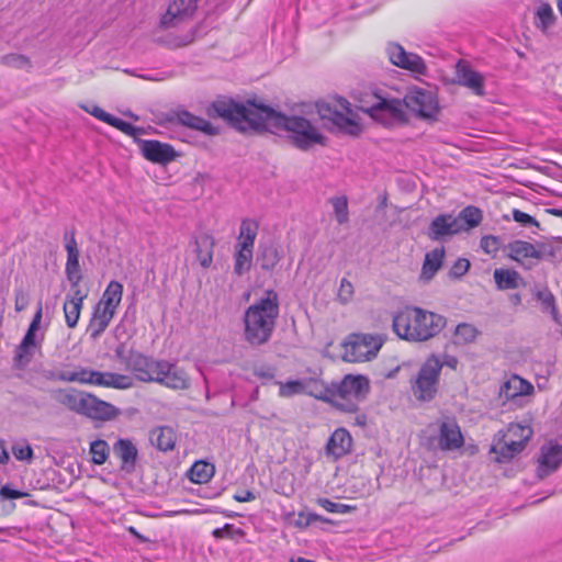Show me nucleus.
<instances>
[{
  "label": "nucleus",
  "instance_id": "1",
  "mask_svg": "<svg viewBox=\"0 0 562 562\" xmlns=\"http://www.w3.org/2000/svg\"><path fill=\"white\" fill-rule=\"evenodd\" d=\"M209 114L225 120L241 132L265 130L278 134L285 131L292 145L300 150L326 144V137L310 120L285 115L254 101L241 103L231 98H218L209 108Z\"/></svg>",
  "mask_w": 562,
  "mask_h": 562
},
{
  "label": "nucleus",
  "instance_id": "2",
  "mask_svg": "<svg viewBox=\"0 0 562 562\" xmlns=\"http://www.w3.org/2000/svg\"><path fill=\"white\" fill-rule=\"evenodd\" d=\"M280 313L279 295L266 290L265 296L250 304L243 317L244 339L252 347L267 344L276 329Z\"/></svg>",
  "mask_w": 562,
  "mask_h": 562
},
{
  "label": "nucleus",
  "instance_id": "3",
  "mask_svg": "<svg viewBox=\"0 0 562 562\" xmlns=\"http://www.w3.org/2000/svg\"><path fill=\"white\" fill-rule=\"evenodd\" d=\"M446 326L442 315L420 307H406L393 317V329L407 341H426L437 336Z\"/></svg>",
  "mask_w": 562,
  "mask_h": 562
},
{
  "label": "nucleus",
  "instance_id": "4",
  "mask_svg": "<svg viewBox=\"0 0 562 562\" xmlns=\"http://www.w3.org/2000/svg\"><path fill=\"white\" fill-rule=\"evenodd\" d=\"M369 391L368 378L347 374L340 382L331 383L321 395H315V397L333 404L341 412L356 413L359 402L367 396Z\"/></svg>",
  "mask_w": 562,
  "mask_h": 562
},
{
  "label": "nucleus",
  "instance_id": "5",
  "mask_svg": "<svg viewBox=\"0 0 562 562\" xmlns=\"http://www.w3.org/2000/svg\"><path fill=\"white\" fill-rule=\"evenodd\" d=\"M360 110L384 126H394L407 122L404 101L385 98L379 93H367L360 99Z\"/></svg>",
  "mask_w": 562,
  "mask_h": 562
},
{
  "label": "nucleus",
  "instance_id": "6",
  "mask_svg": "<svg viewBox=\"0 0 562 562\" xmlns=\"http://www.w3.org/2000/svg\"><path fill=\"white\" fill-rule=\"evenodd\" d=\"M123 297V284L112 280L95 305L87 331L92 339L99 338L110 325Z\"/></svg>",
  "mask_w": 562,
  "mask_h": 562
},
{
  "label": "nucleus",
  "instance_id": "7",
  "mask_svg": "<svg viewBox=\"0 0 562 562\" xmlns=\"http://www.w3.org/2000/svg\"><path fill=\"white\" fill-rule=\"evenodd\" d=\"M317 112L323 120L331 122L344 134L358 136L362 132L358 114L344 98L338 99L334 104L328 102L317 104Z\"/></svg>",
  "mask_w": 562,
  "mask_h": 562
},
{
  "label": "nucleus",
  "instance_id": "8",
  "mask_svg": "<svg viewBox=\"0 0 562 562\" xmlns=\"http://www.w3.org/2000/svg\"><path fill=\"white\" fill-rule=\"evenodd\" d=\"M440 385V364L437 355L429 356L412 381V393L420 402L435 398Z\"/></svg>",
  "mask_w": 562,
  "mask_h": 562
},
{
  "label": "nucleus",
  "instance_id": "9",
  "mask_svg": "<svg viewBox=\"0 0 562 562\" xmlns=\"http://www.w3.org/2000/svg\"><path fill=\"white\" fill-rule=\"evenodd\" d=\"M116 360L131 371L134 376L142 382H151L157 371L159 361L154 360L144 353L128 349L124 342H121L114 349Z\"/></svg>",
  "mask_w": 562,
  "mask_h": 562
},
{
  "label": "nucleus",
  "instance_id": "10",
  "mask_svg": "<svg viewBox=\"0 0 562 562\" xmlns=\"http://www.w3.org/2000/svg\"><path fill=\"white\" fill-rule=\"evenodd\" d=\"M383 345L380 335L353 334L345 344L344 360L347 362L369 361L376 356Z\"/></svg>",
  "mask_w": 562,
  "mask_h": 562
},
{
  "label": "nucleus",
  "instance_id": "11",
  "mask_svg": "<svg viewBox=\"0 0 562 562\" xmlns=\"http://www.w3.org/2000/svg\"><path fill=\"white\" fill-rule=\"evenodd\" d=\"M403 101L405 110H411L422 119L432 120L439 112L437 95L431 90L413 88L408 90Z\"/></svg>",
  "mask_w": 562,
  "mask_h": 562
},
{
  "label": "nucleus",
  "instance_id": "12",
  "mask_svg": "<svg viewBox=\"0 0 562 562\" xmlns=\"http://www.w3.org/2000/svg\"><path fill=\"white\" fill-rule=\"evenodd\" d=\"M453 82L471 90L475 95H485V77L476 71L468 60L459 59L457 61Z\"/></svg>",
  "mask_w": 562,
  "mask_h": 562
},
{
  "label": "nucleus",
  "instance_id": "13",
  "mask_svg": "<svg viewBox=\"0 0 562 562\" xmlns=\"http://www.w3.org/2000/svg\"><path fill=\"white\" fill-rule=\"evenodd\" d=\"M151 382H157L172 390H186L190 384L184 370L165 360L159 361Z\"/></svg>",
  "mask_w": 562,
  "mask_h": 562
},
{
  "label": "nucleus",
  "instance_id": "14",
  "mask_svg": "<svg viewBox=\"0 0 562 562\" xmlns=\"http://www.w3.org/2000/svg\"><path fill=\"white\" fill-rule=\"evenodd\" d=\"M386 54L394 66L419 75L426 72V65L423 58L417 54L406 52L404 47L397 43L387 44Z\"/></svg>",
  "mask_w": 562,
  "mask_h": 562
},
{
  "label": "nucleus",
  "instance_id": "15",
  "mask_svg": "<svg viewBox=\"0 0 562 562\" xmlns=\"http://www.w3.org/2000/svg\"><path fill=\"white\" fill-rule=\"evenodd\" d=\"M139 146L142 155L154 164L167 165L179 156L171 145L159 140L144 139Z\"/></svg>",
  "mask_w": 562,
  "mask_h": 562
},
{
  "label": "nucleus",
  "instance_id": "16",
  "mask_svg": "<svg viewBox=\"0 0 562 562\" xmlns=\"http://www.w3.org/2000/svg\"><path fill=\"white\" fill-rule=\"evenodd\" d=\"M80 415L91 419L110 420L119 415V409L111 403L102 401L93 394L86 393Z\"/></svg>",
  "mask_w": 562,
  "mask_h": 562
},
{
  "label": "nucleus",
  "instance_id": "17",
  "mask_svg": "<svg viewBox=\"0 0 562 562\" xmlns=\"http://www.w3.org/2000/svg\"><path fill=\"white\" fill-rule=\"evenodd\" d=\"M562 463V445L550 443L541 447L537 477L542 480L555 472Z\"/></svg>",
  "mask_w": 562,
  "mask_h": 562
},
{
  "label": "nucleus",
  "instance_id": "18",
  "mask_svg": "<svg viewBox=\"0 0 562 562\" xmlns=\"http://www.w3.org/2000/svg\"><path fill=\"white\" fill-rule=\"evenodd\" d=\"M462 232V226H458V222L452 214H440L436 216L429 224L427 236L431 240H443Z\"/></svg>",
  "mask_w": 562,
  "mask_h": 562
},
{
  "label": "nucleus",
  "instance_id": "19",
  "mask_svg": "<svg viewBox=\"0 0 562 562\" xmlns=\"http://www.w3.org/2000/svg\"><path fill=\"white\" fill-rule=\"evenodd\" d=\"M439 447L442 450H457L464 443V439L458 423L454 419H446L439 426Z\"/></svg>",
  "mask_w": 562,
  "mask_h": 562
},
{
  "label": "nucleus",
  "instance_id": "20",
  "mask_svg": "<svg viewBox=\"0 0 562 562\" xmlns=\"http://www.w3.org/2000/svg\"><path fill=\"white\" fill-rule=\"evenodd\" d=\"M196 8L198 0H172L161 19V24L165 27L173 26L178 21L192 16Z\"/></svg>",
  "mask_w": 562,
  "mask_h": 562
},
{
  "label": "nucleus",
  "instance_id": "21",
  "mask_svg": "<svg viewBox=\"0 0 562 562\" xmlns=\"http://www.w3.org/2000/svg\"><path fill=\"white\" fill-rule=\"evenodd\" d=\"M89 384L117 390H127L133 386V380L131 376L125 374L101 372L90 369Z\"/></svg>",
  "mask_w": 562,
  "mask_h": 562
},
{
  "label": "nucleus",
  "instance_id": "22",
  "mask_svg": "<svg viewBox=\"0 0 562 562\" xmlns=\"http://www.w3.org/2000/svg\"><path fill=\"white\" fill-rule=\"evenodd\" d=\"M533 392V385L519 375L513 374L499 387V397L504 401L516 400Z\"/></svg>",
  "mask_w": 562,
  "mask_h": 562
},
{
  "label": "nucleus",
  "instance_id": "23",
  "mask_svg": "<svg viewBox=\"0 0 562 562\" xmlns=\"http://www.w3.org/2000/svg\"><path fill=\"white\" fill-rule=\"evenodd\" d=\"M190 246H193V251L196 255L199 263L202 268H209L213 262V251L215 240L212 235L201 233L192 237Z\"/></svg>",
  "mask_w": 562,
  "mask_h": 562
},
{
  "label": "nucleus",
  "instance_id": "24",
  "mask_svg": "<svg viewBox=\"0 0 562 562\" xmlns=\"http://www.w3.org/2000/svg\"><path fill=\"white\" fill-rule=\"evenodd\" d=\"M352 447V437L345 428H337L329 437L326 451L335 459L349 453Z\"/></svg>",
  "mask_w": 562,
  "mask_h": 562
},
{
  "label": "nucleus",
  "instance_id": "25",
  "mask_svg": "<svg viewBox=\"0 0 562 562\" xmlns=\"http://www.w3.org/2000/svg\"><path fill=\"white\" fill-rule=\"evenodd\" d=\"M113 452L122 461L123 471L130 473L135 470L138 451L130 439H119L113 446Z\"/></svg>",
  "mask_w": 562,
  "mask_h": 562
},
{
  "label": "nucleus",
  "instance_id": "26",
  "mask_svg": "<svg viewBox=\"0 0 562 562\" xmlns=\"http://www.w3.org/2000/svg\"><path fill=\"white\" fill-rule=\"evenodd\" d=\"M508 257L519 263H524L528 259L540 260L542 252L533 244L526 240H514L507 245Z\"/></svg>",
  "mask_w": 562,
  "mask_h": 562
},
{
  "label": "nucleus",
  "instance_id": "27",
  "mask_svg": "<svg viewBox=\"0 0 562 562\" xmlns=\"http://www.w3.org/2000/svg\"><path fill=\"white\" fill-rule=\"evenodd\" d=\"M177 120L180 124L203 132L206 135H216L218 133V130L214 127L207 120L196 116L186 110L179 111L177 113Z\"/></svg>",
  "mask_w": 562,
  "mask_h": 562
},
{
  "label": "nucleus",
  "instance_id": "28",
  "mask_svg": "<svg viewBox=\"0 0 562 562\" xmlns=\"http://www.w3.org/2000/svg\"><path fill=\"white\" fill-rule=\"evenodd\" d=\"M533 297L541 304V311L550 314L555 323H560V314L553 293L547 288H536L532 291Z\"/></svg>",
  "mask_w": 562,
  "mask_h": 562
},
{
  "label": "nucleus",
  "instance_id": "29",
  "mask_svg": "<svg viewBox=\"0 0 562 562\" xmlns=\"http://www.w3.org/2000/svg\"><path fill=\"white\" fill-rule=\"evenodd\" d=\"M151 443L160 451H170L176 445V434L171 427L162 426L150 432Z\"/></svg>",
  "mask_w": 562,
  "mask_h": 562
},
{
  "label": "nucleus",
  "instance_id": "30",
  "mask_svg": "<svg viewBox=\"0 0 562 562\" xmlns=\"http://www.w3.org/2000/svg\"><path fill=\"white\" fill-rule=\"evenodd\" d=\"M443 258V247L435 248L434 250L427 252L423 265L422 277L425 280L432 279L436 272L441 268Z\"/></svg>",
  "mask_w": 562,
  "mask_h": 562
},
{
  "label": "nucleus",
  "instance_id": "31",
  "mask_svg": "<svg viewBox=\"0 0 562 562\" xmlns=\"http://www.w3.org/2000/svg\"><path fill=\"white\" fill-rule=\"evenodd\" d=\"M454 220L458 222V226H462V232H467L481 224L483 214L479 207L469 205L458 216H454Z\"/></svg>",
  "mask_w": 562,
  "mask_h": 562
},
{
  "label": "nucleus",
  "instance_id": "32",
  "mask_svg": "<svg viewBox=\"0 0 562 562\" xmlns=\"http://www.w3.org/2000/svg\"><path fill=\"white\" fill-rule=\"evenodd\" d=\"M86 393L87 392H80V391H75V390L59 391L56 394L55 398L59 404L66 406L68 409L72 411L77 414H80L81 409H82Z\"/></svg>",
  "mask_w": 562,
  "mask_h": 562
},
{
  "label": "nucleus",
  "instance_id": "33",
  "mask_svg": "<svg viewBox=\"0 0 562 562\" xmlns=\"http://www.w3.org/2000/svg\"><path fill=\"white\" fill-rule=\"evenodd\" d=\"M257 234L258 224L251 220H244L239 227L238 243L236 246L254 250Z\"/></svg>",
  "mask_w": 562,
  "mask_h": 562
},
{
  "label": "nucleus",
  "instance_id": "34",
  "mask_svg": "<svg viewBox=\"0 0 562 562\" xmlns=\"http://www.w3.org/2000/svg\"><path fill=\"white\" fill-rule=\"evenodd\" d=\"M215 474L214 464L205 461H196L189 471V479L196 484L207 483Z\"/></svg>",
  "mask_w": 562,
  "mask_h": 562
},
{
  "label": "nucleus",
  "instance_id": "35",
  "mask_svg": "<svg viewBox=\"0 0 562 562\" xmlns=\"http://www.w3.org/2000/svg\"><path fill=\"white\" fill-rule=\"evenodd\" d=\"M494 280L499 290L516 289L519 285V273L509 269H495Z\"/></svg>",
  "mask_w": 562,
  "mask_h": 562
},
{
  "label": "nucleus",
  "instance_id": "36",
  "mask_svg": "<svg viewBox=\"0 0 562 562\" xmlns=\"http://www.w3.org/2000/svg\"><path fill=\"white\" fill-rule=\"evenodd\" d=\"M526 443L509 439L503 436V440L493 447V450L499 454L502 459H512L517 453L521 452Z\"/></svg>",
  "mask_w": 562,
  "mask_h": 562
},
{
  "label": "nucleus",
  "instance_id": "37",
  "mask_svg": "<svg viewBox=\"0 0 562 562\" xmlns=\"http://www.w3.org/2000/svg\"><path fill=\"white\" fill-rule=\"evenodd\" d=\"M260 268L266 271H271L280 261V255L278 248L273 245H268L260 248V252L257 258Z\"/></svg>",
  "mask_w": 562,
  "mask_h": 562
},
{
  "label": "nucleus",
  "instance_id": "38",
  "mask_svg": "<svg viewBox=\"0 0 562 562\" xmlns=\"http://www.w3.org/2000/svg\"><path fill=\"white\" fill-rule=\"evenodd\" d=\"M252 255V249H244L243 247L236 246V251L234 254V272L237 276H241L249 271L251 267Z\"/></svg>",
  "mask_w": 562,
  "mask_h": 562
},
{
  "label": "nucleus",
  "instance_id": "39",
  "mask_svg": "<svg viewBox=\"0 0 562 562\" xmlns=\"http://www.w3.org/2000/svg\"><path fill=\"white\" fill-rule=\"evenodd\" d=\"M555 16L550 4L541 3L535 13V25L546 32L554 22Z\"/></svg>",
  "mask_w": 562,
  "mask_h": 562
},
{
  "label": "nucleus",
  "instance_id": "40",
  "mask_svg": "<svg viewBox=\"0 0 562 562\" xmlns=\"http://www.w3.org/2000/svg\"><path fill=\"white\" fill-rule=\"evenodd\" d=\"M42 316H43V310H42V304L40 303L37 311L35 312L33 319L22 339V342H24V345L34 346L36 348L40 346V342L36 341V331L40 328V325L42 322Z\"/></svg>",
  "mask_w": 562,
  "mask_h": 562
},
{
  "label": "nucleus",
  "instance_id": "41",
  "mask_svg": "<svg viewBox=\"0 0 562 562\" xmlns=\"http://www.w3.org/2000/svg\"><path fill=\"white\" fill-rule=\"evenodd\" d=\"M36 347L24 345V342H20V345L15 349L14 355V366L18 369L26 368L32 361Z\"/></svg>",
  "mask_w": 562,
  "mask_h": 562
},
{
  "label": "nucleus",
  "instance_id": "42",
  "mask_svg": "<svg viewBox=\"0 0 562 562\" xmlns=\"http://www.w3.org/2000/svg\"><path fill=\"white\" fill-rule=\"evenodd\" d=\"M532 436V429L521 424H509L504 437L516 439V441L527 443Z\"/></svg>",
  "mask_w": 562,
  "mask_h": 562
},
{
  "label": "nucleus",
  "instance_id": "43",
  "mask_svg": "<svg viewBox=\"0 0 562 562\" xmlns=\"http://www.w3.org/2000/svg\"><path fill=\"white\" fill-rule=\"evenodd\" d=\"M479 335L477 328L468 323H461L456 327L454 336L459 344L473 342Z\"/></svg>",
  "mask_w": 562,
  "mask_h": 562
},
{
  "label": "nucleus",
  "instance_id": "44",
  "mask_svg": "<svg viewBox=\"0 0 562 562\" xmlns=\"http://www.w3.org/2000/svg\"><path fill=\"white\" fill-rule=\"evenodd\" d=\"M336 221L339 224H346L349 221L348 200L345 195L330 199Z\"/></svg>",
  "mask_w": 562,
  "mask_h": 562
},
{
  "label": "nucleus",
  "instance_id": "45",
  "mask_svg": "<svg viewBox=\"0 0 562 562\" xmlns=\"http://www.w3.org/2000/svg\"><path fill=\"white\" fill-rule=\"evenodd\" d=\"M90 454L94 464H103L109 457V445L102 439L92 441L90 443Z\"/></svg>",
  "mask_w": 562,
  "mask_h": 562
},
{
  "label": "nucleus",
  "instance_id": "46",
  "mask_svg": "<svg viewBox=\"0 0 562 562\" xmlns=\"http://www.w3.org/2000/svg\"><path fill=\"white\" fill-rule=\"evenodd\" d=\"M65 239V249L67 251V261L66 263H79L80 251L78 248V244L75 237V232L69 231L64 235Z\"/></svg>",
  "mask_w": 562,
  "mask_h": 562
},
{
  "label": "nucleus",
  "instance_id": "47",
  "mask_svg": "<svg viewBox=\"0 0 562 562\" xmlns=\"http://www.w3.org/2000/svg\"><path fill=\"white\" fill-rule=\"evenodd\" d=\"M82 307L83 305L80 303L65 301L63 310L66 324L69 328H75L77 326Z\"/></svg>",
  "mask_w": 562,
  "mask_h": 562
},
{
  "label": "nucleus",
  "instance_id": "48",
  "mask_svg": "<svg viewBox=\"0 0 562 562\" xmlns=\"http://www.w3.org/2000/svg\"><path fill=\"white\" fill-rule=\"evenodd\" d=\"M279 385V396L292 397L297 394H302L305 390V385L300 380H290L286 382H277Z\"/></svg>",
  "mask_w": 562,
  "mask_h": 562
},
{
  "label": "nucleus",
  "instance_id": "49",
  "mask_svg": "<svg viewBox=\"0 0 562 562\" xmlns=\"http://www.w3.org/2000/svg\"><path fill=\"white\" fill-rule=\"evenodd\" d=\"M0 63L2 65L19 68V69H29L32 66L29 57H26L25 55L15 54V53L1 56Z\"/></svg>",
  "mask_w": 562,
  "mask_h": 562
},
{
  "label": "nucleus",
  "instance_id": "50",
  "mask_svg": "<svg viewBox=\"0 0 562 562\" xmlns=\"http://www.w3.org/2000/svg\"><path fill=\"white\" fill-rule=\"evenodd\" d=\"M90 369L80 368L74 371H63L59 374V380L65 382H78L81 384H89Z\"/></svg>",
  "mask_w": 562,
  "mask_h": 562
},
{
  "label": "nucleus",
  "instance_id": "51",
  "mask_svg": "<svg viewBox=\"0 0 562 562\" xmlns=\"http://www.w3.org/2000/svg\"><path fill=\"white\" fill-rule=\"evenodd\" d=\"M317 503L319 506H322L325 510L329 513L349 514L356 509V507L352 505L335 503L328 498H318Z\"/></svg>",
  "mask_w": 562,
  "mask_h": 562
},
{
  "label": "nucleus",
  "instance_id": "52",
  "mask_svg": "<svg viewBox=\"0 0 562 562\" xmlns=\"http://www.w3.org/2000/svg\"><path fill=\"white\" fill-rule=\"evenodd\" d=\"M480 247L485 254L495 256L502 247L501 237L494 235L483 236L480 241Z\"/></svg>",
  "mask_w": 562,
  "mask_h": 562
},
{
  "label": "nucleus",
  "instance_id": "53",
  "mask_svg": "<svg viewBox=\"0 0 562 562\" xmlns=\"http://www.w3.org/2000/svg\"><path fill=\"white\" fill-rule=\"evenodd\" d=\"M65 273L70 285L80 284L82 280V273L79 263H66Z\"/></svg>",
  "mask_w": 562,
  "mask_h": 562
},
{
  "label": "nucleus",
  "instance_id": "54",
  "mask_svg": "<svg viewBox=\"0 0 562 562\" xmlns=\"http://www.w3.org/2000/svg\"><path fill=\"white\" fill-rule=\"evenodd\" d=\"M353 296V285L346 278L341 279L339 290H338V300L346 304L351 301Z\"/></svg>",
  "mask_w": 562,
  "mask_h": 562
},
{
  "label": "nucleus",
  "instance_id": "55",
  "mask_svg": "<svg viewBox=\"0 0 562 562\" xmlns=\"http://www.w3.org/2000/svg\"><path fill=\"white\" fill-rule=\"evenodd\" d=\"M512 214H513V220L525 227H529V226L539 227V222L533 216H531L520 210L514 209Z\"/></svg>",
  "mask_w": 562,
  "mask_h": 562
},
{
  "label": "nucleus",
  "instance_id": "56",
  "mask_svg": "<svg viewBox=\"0 0 562 562\" xmlns=\"http://www.w3.org/2000/svg\"><path fill=\"white\" fill-rule=\"evenodd\" d=\"M324 519L322 516L315 514V513H299L297 519L294 521V525L299 528H306L311 524L316 521H323Z\"/></svg>",
  "mask_w": 562,
  "mask_h": 562
},
{
  "label": "nucleus",
  "instance_id": "57",
  "mask_svg": "<svg viewBox=\"0 0 562 562\" xmlns=\"http://www.w3.org/2000/svg\"><path fill=\"white\" fill-rule=\"evenodd\" d=\"M12 452L19 461H31L33 458V449L29 443L14 445Z\"/></svg>",
  "mask_w": 562,
  "mask_h": 562
},
{
  "label": "nucleus",
  "instance_id": "58",
  "mask_svg": "<svg viewBox=\"0 0 562 562\" xmlns=\"http://www.w3.org/2000/svg\"><path fill=\"white\" fill-rule=\"evenodd\" d=\"M244 532L241 529H236L234 525L225 524L222 528H216L213 530V536L216 539L222 538H233L235 535L241 536Z\"/></svg>",
  "mask_w": 562,
  "mask_h": 562
},
{
  "label": "nucleus",
  "instance_id": "59",
  "mask_svg": "<svg viewBox=\"0 0 562 562\" xmlns=\"http://www.w3.org/2000/svg\"><path fill=\"white\" fill-rule=\"evenodd\" d=\"M470 268V261L465 258H459L450 269V277L461 278L464 276Z\"/></svg>",
  "mask_w": 562,
  "mask_h": 562
},
{
  "label": "nucleus",
  "instance_id": "60",
  "mask_svg": "<svg viewBox=\"0 0 562 562\" xmlns=\"http://www.w3.org/2000/svg\"><path fill=\"white\" fill-rule=\"evenodd\" d=\"M88 293L80 289V285H70V292L66 295L65 301L80 303L83 305V301L87 299Z\"/></svg>",
  "mask_w": 562,
  "mask_h": 562
},
{
  "label": "nucleus",
  "instance_id": "61",
  "mask_svg": "<svg viewBox=\"0 0 562 562\" xmlns=\"http://www.w3.org/2000/svg\"><path fill=\"white\" fill-rule=\"evenodd\" d=\"M27 493L12 488L9 484L1 486L0 498L1 499H18L26 496Z\"/></svg>",
  "mask_w": 562,
  "mask_h": 562
},
{
  "label": "nucleus",
  "instance_id": "62",
  "mask_svg": "<svg viewBox=\"0 0 562 562\" xmlns=\"http://www.w3.org/2000/svg\"><path fill=\"white\" fill-rule=\"evenodd\" d=\"M111 126H114L119 128L120 131L124 132L127 135L134 134V126L131 123H127L119 117H115L112 115V119H110V122H108Z\"/></svg>",
  "mask_w": 562,
  "mask_h": 562
},
{
  "label": "nucleus",
  "instance_id": "63",
  "mask_svg": "<svg viewBox=\"0 0 562 562\" xmlns=\"http://www.w3.org/2000/svg\"><path fill=\"white\" fill-rule=\"evenodd\" d=\"M437 360L440 364V371L442 370V367L446 366L452 370H457L459 360L456 356L443 353L442 356L437 355Z\"/></svg>",
  "mask_w": 562,
  "mask_h": 562
},
{
  "label": "nucleus",
  "instance_id": "64",
  "mask_svg": "<svg viewBox=\"0 0 562 562\" xmlns=\"http://www.w3.org/2000/svg\"><path fill=\"white\" fill-rule=\"evenodd\" d=\"M82 109L104 123L110 122V119H112L110 113L105 112L98 105H92L91 108L82 106Z\"/></svg>",
  "mask_w": 562,
  "mask_h": 562
}]
</instances>
